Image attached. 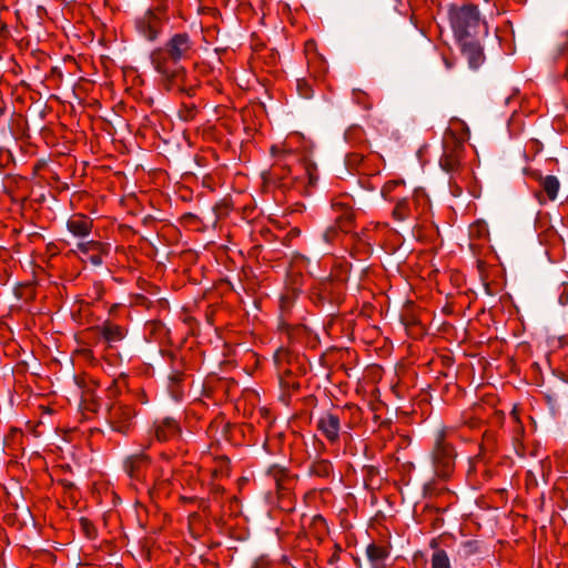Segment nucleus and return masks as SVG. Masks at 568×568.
<instances>
[{
	"instance_id": "1",
	"label": "nucleus",
	"mask_w": 568,
	"mask_h": 568,
	"mask_svg": "<svg viewBox=\"0 0 568 568\" xmlns=\"http://www.w3.org/2000/svg\"><path fill=\"white\" fill-rule=\"evenodd\" d=\"M192 50V42L186 33L174 34L164 48H158L151 53V63L163 79L174 85L180 84L184 77L179 61L186 59Z\"/></svg>"
},
{
	"instance_id": "2",
	"label": "nucleus",
	"mask_w": 568,
	"mask_h": 568,
	"mask_svg": "<svg viewBox=\"0 0 568 568\" xmlns=\"http://www.w3.org/2000/svg\"><path fill=\"white\" fill-rule=\"evenodd\" d=\"M450 27L458 41L475 38L480 29L487 33L485 23L481 22L477 7L467 4L450 7L448 11Z\"/></svg>"
},
{
	"instance_id": "3",
	"label": "nucleus",
	"mask_w": 568,
	"mask_h": 568,
	"mask_svg": "<svg viewBox=\"0 0 568 568\" xmlns=\"http://www.w3.org/2000/svg\"><path fill=\"white\" fill-rule=\"evenodd\" d=\"M300 140L297 134L290 135L281 144L271 148V153L274 158L273 170L276 175L277 173H285L306 155L305 152L300 151L297 148Z\"/></svg>"
},
{
	"instance_id": "4",
	"label": "nucleus",
	"mask_w": 568,
	"mask_h": 568,
	"mask_svg": "<svg viewBox=\"0 0 568 568\" xmlns=\"http://www.w3.org/2000/svg\"><path fill=\"white\" fill-rule=\"evenodd\" d=\"M166 20L165 7L160 2L135 19V29L144 39L154 41L161 33Z\"/></svg>"
},
{
	"instance_id": "5",
	"label": "nucleus",
	"mask_w": 568,
	"mask_h": 568,
	"mask_svg": "<svg viewBox=\"0 0 568 568\" xmlns=\"http://www.w3.org/2000/svg\"><path fill=\"white\" fill-rule=\"evenodd\" d=\"M314 172V165L307 160V155H305L301 162L296 163L285 173H277V176L284 181V185H292L301 190L315 183L316 176Z\"/></svg>"
},
{
	"instance_id": "6",
	"label": "nucleus",
	"mask_w": 568,
	"mask_h": 568,
	"mask_svg": "<svg viewBox=\"0 0 568 568\" xmlns=\"http://www.w3.org/2000/svg\"><path fill=\"white\" fill-rule=\"evenodd\" d=\"M443 149V155L439 160L440 168L450 175H459L464 151L463 142L450 135H445Z\"/></svg>"
},
{
	"instance_id": "7",
	"label": "nucleus",
	"mask_w": 568,
	"mask_h": 568,
	"mask_svg": "<svg viewBox=\"0 0 568 568\" xmlns=\"http://www.w3.org/2000/svg\"><path fill=\"white\" fill-rule=\"evenodd\" d=\"M428 205V199L424 192H415L412 199L397 201L393 216L396 221L403 222L408 219H417L424 213Z\"/></svg>"
},
{
	"instance_id": "8",
	"label": "nucleus",
	"mask_w": 568,
	"mask_h": 568,
	"mask_svg": "<svg viewBox=\"0 0 568 568\" xmlns=\"http://www.w3.org/2000/svg\"><path fill=\"white\" fill-rule=\"evenodd\" d=\"M135 412L125 404H115L109 410V423L113 430L126 434L133 425Z\"/></svg>"
},
{
	"instance_id": "9",
	"label": "nucleus",
	"mask_w": 568,
	"mask_h": 568,
	"mask_svg": "<svg viewBox=\"0 0 568 568\" xmlns=\"http://www.w3.org/2000/svg\"><path fill=\"white\" fill-rule=\"evenodd\" d=\"M317 429L331 443H337L341 432V419L333 413H324L317 420Z\"/></svg>"
},
{
	"instance_id": "10",
	"label": "nucleus",
	"mask_w": 568,
	"mask_h": 568,
	"mask_svg": "<svg viewBox=\"0 0 568 568\" xmlns=\"http://www.w3.org/2000/svg\"><path fill=\"white\" fill-rule=\"evenodd\" d=\"M434 459L438 465L443 466L445 474L450 470L454 459V450L444 442V430H439L436 436Z\"/></svg>"
},
{
	"instance_id": "11",
	"label": "nucleus",
	"mask_w": 568,
	"mask_h": 568,
	"mask_svg": "<svg viewBox=\"0 0 568 568\" xmlns=\"http://www.w3.org/2000/svg\"><path fill=\"white\" fill-rule=\"evenodd\" d=\"M153 433L159 442H168L179 437L181 428L175 419L164 417L154 422Z\"/></svg>"
},
{
	"instance_id": "12",
	"label": "nucleus",
	"mask_w": 568,
	"mask_h": 568,
	"mask_svg": "<svg viewBox=\"0 0 568 568\" xmlns=\"http://www.w3.org/2000/svg\"><path fill=\"white\" fill-rule=\"evenodd\" d=\"M458 42L462 48V53L468 60L469 67L471 69H477L484 61L483 48L479 42L474 40V38Z\"/></svg>"
},
{
	"instance_id": "13",
	"label": "nucleus",
	"mask_w": 568,
	"mask_h": 568,
	"mask_svg": "<svg viewBox=\"0 0 568 568\" xmlns=\"http://www.w3.org/2000/svg\"><path fill=\"white\" fill-rule=\"evenodd\" d=\"M67 227L74 236L84 237L91 233L92 221L83 214H74L68 220Z\"/></svg>"
},
{
	"instance_id": "14",
	"label": "nucleus",
	"mask_w": 568,
	"mask_h": 568,
	"mask_svg": "<svg viewBox=\"0 0 568 568\" xmlns=\"http://www.w3.org/2000/svg\"><path fill=\"white\" fill-rule=\"evenodd\" d=\"M366 554L373 568H385L389 556L387 548L383 545L371 544Z\"/></svg>"
},
{
	"instance_id": "15",
	"label": "nucleus",
	"mask_w": 568,
	"mask_h": 568,
	"mask_svg": "<svg viewBox=\"0 0 568 568\" xmlns=\"http://www.w3.org/2000/svg\"><path fill=\"white\" fill-rule=\"evenodd\" d=\"M99 333L109 345L116 343L124 337L122 327L112 323L103 324L99 327Z\"/></svg>"
},
{
	"instance_id": "16",
	"label": "nucleus",
	"mask_w": 568,
	"mask_h": 568,
	"mask_svg": "<svg viewBox=\"0 0 568 568\" xmlns=\"http://www.w3.org/2000/svg\"><path fill=\"white\" fill-rule=\"evenodd\" d=\"M540 186L548 199L554 201L557 197L560 183L555 175H547L540 179Z\"/></svg>"
},
{
	"instance_id": "17",
	"label": "nucleus",
	"mask_w": 568,
	"mask_h": 568,
	"mask_svg": "<svg viewBox=\"0 0 568 568\" xmlns=\"http://www.w3.org/2000/svg\"><path fill=\"white\" fill-rule=\"evenodd\" d=\"M148 464V456L144 454L130 456L125 463V469L130 477H138L140 468Z\"/></svg>"
},
{
	"instance_id": "18",
	"label": "nucleus",
	"mask_w": 568,
	"mask_h": 568,
	"mask_svg": "<svg viewBox=\"0 0 568 568\" xmlns=\"http://www.w3.org/2000/svg\"><path fill=\"white\" fill-rule=\"evenodd\" d=\"M432 568H452L450 559L443 549H435L430 558Z\"/></svg>"
},
{
	"instance_id": "19",
	"label": "nucleus",
	"mask_w": 568,
	"mask_h": 568,
	"mask_svg": "<svg viewBox=\"0 0 568 568\" xmlns=\"http://www.w3.org/2000/svg\"><path fill=\"white\" fill-rule=\"evenodd\" d=\"M78 250L82 253L88 255L89 253L94 252H104L105 246L104 244L97 242V241H87V242H80L77 245Z\"/></svg>"
},
{
	"instance_id": "20",
	"label": "nucleus",
	"mask_w": 568,
	"mask_h": 568,
	"mask_svg": "<svg viewBox=\"0 0 568 568\" xmlns=\"http://www.w3.org/2000/svg\"><path fill=\"white\" fill-rule=\"evenodd\" d=\"M331 471V464L327 460H321L314 466V473L320 476H327Z\"/></svg>"
},
{
	"instance_id": "21",
	"label": "nucleus",
	"mask_w": 568,
	"mask_h": 568,
	"mask_svg": "<svg viewBox=\"0 0 568 568\" xmlns=\"http://www.w3.org/2000/svg\"><path fill=\"white\" fill-rule=\"evenodd\" d=\"M450 176H452L450 181H449L450 193L454 196H459L463 193V186L459 184L457 176H455V175H450Z\"/></svg>"
},
{
	"instance_id": "22",
	"label": "nucleus",
	"mask_w": 568,
	"mask_h": 568,
	"mask_svg": "<svg viewBox=\"0 0 568 568\" xmlns=\"http://www.w3.org/2000/svg\"><path fill=\"white\" fill-rule=\"evenodd\" d=\"M104 252H94L92 253L91 255H89V261L91 262L92 265L94 266H99L102 264V254Z\"/></svg>"
},
{
	"instance_id": "23",
	"label": "nucleus",
	"mask_w": 568,
	"mask_h": 568,
	"mask_svg": "<svg viewBox=\"0 0 568 568\" xmlns=\"http://www.w3.org/2000/svg\"><path fill=\"white\" fill-rule=\"evenodd\" d=\"M287 356V352L285 349H278L274 355V361L277 366L281 365V362L285 359Z\"/></svg>"
},
{
	"instance_id": "24",
	"label": "nucleus",
	"mask_w": 568,
	"mask_h": 568,
	"mask_svg": "<svg viewBox=\"0 0 568 568\" xmlns=\"http://www.w3.org/2000/svg\"><path fill=\"white\" fill-rule=\"evenodd\" d=\"M165 485H166V484H165V481H164V480H158V481L155 483L154 488H155L159 493H161V494H168V490H166Z\"/></svg>"
},
{
	"instance_id": "25",
	"label": "nucleus",
	"mask_w": 568,
	"mask_h": 568,
	"mask_svg": "<svg viewBox=\"0 0 568 568\" xmlns=\"http://www.w3.org/2000/svg\"><path fill=\"white\" fill-rule=\"evenodd\" d=\"M337 207H341L343 210V214L347 216V219L349 217V213H348V207H345L343 204L341 203H334L333 204V209L336 210Z\"/></svg>"
},
{
	"instance_id": "26",
	"label": "nucleus",
	"mask_w": 568,
	"mask_h": 568,
	"mask_svg": "<svg viewBox=\"0 0 568 568\" xmlns=\"http://www.w3.org/2000/svg\"><path fill=\"white\" fill-rule=\"evenodd\" d=\"M396 185H399V182H389V183L385 184V186L383 189V194H385L387 191H390V189Z\"/></svg>"
},
{
	"instance_id": "27",
	"label": "nucleus",
	"mask_w": 568,
	"mask_h": 568,
	"mask_svg": "<svg viewBox=\"0 0 568 568\" xmlns=\"http://www.w3.org/2000/svg\"><path fill=\"white\" fill-rule=\"evenodd\" d=\"M476 227L483 229V232H486L485 226H484L483 224H480V223H478V224L476 225Z\"/></svg>"
},
{
	"instance_id": "28",
	"label": "nucleus",
	"mask_w": 568,
	"mask_h": 568,
	"mask_svg": "<svg viewBox=\"0 0 568 568\" xmlns=\"http://www.w3.org/2000/svg\"><path fill=\"white\" fill-rule=\"evenodd\" d=\"M445 63H446L447 68L452 67L450 63L447 60H445Z\"/></svg>"
}]
</instances>
